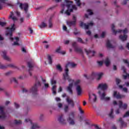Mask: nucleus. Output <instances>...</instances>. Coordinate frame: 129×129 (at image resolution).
<instances>
[{
  "label": "nucleus",
  "instance_id": "nucleus-1",
  "mask_svg": "<svg viewBox=\"0 0 129 129\" xmlns=\"http://www.w3.org/2000/svg\"><path fill=\"white\" fill-rule=\"evenodd\" d=\"M108 87V85L105 83H101L98 86V89L101 90L99 91L101 100H104V101H109L110 100V97H106V93L104 91L107 89Z\"/></svg>",
  "mask_w": 129,
  "mask_h": 129
},
{
  "label": "nucleus",
  "instance_id": "nucleus-2",
  "mask_svg": "<svg viewBox=\"0 0 129 129\" xmlns=\"http://www.w3.org/2000/svg\"><path fill=\"white\" fill-rule=\"evenodd\" d=\"M111 29L112 31L114 34V35H116L117 33H123L124 34L123 35H121L119 36V38L120 40L121 41H126V39H127V35H125V34H127L128 33V29L127 28H125L124 30H118L117 31H116L114 30V24L111 25Z\"/></svg>",
  "mask_w": 129,
  "mask_h": 129
},
{
  "label": "nucleus",
  "instance_id": "nucleus-3",
  "mask_svg": "<svg viewBox=\"0 0 129 129\" xmlns=\"http://www.w3.org/2000/svg\"><path fill=\"white\" fill-rule=\"evenodd\" d=\"M70 66L71 68H75L77 64L74 62H69L66 66V69L64 70L65 73L63 75V79L64 80H68V81H73L72 79L70 78L69 75H68V72H69V70L68 69V67Z\"/></svg>",
  "mask_w": 129,
  "mask_h": 129
},
{
  "label": "nucleus",
  "instance_id": "nucleus-4",
  "mask_svg": "<svg viewBox=\"0 0 129 129\" xmlns=\"http://www.w3.org/2000/svg\"><path fill=\"white\" fill-rule=\"evenodd\" d=\"M67 3V7L68 8L67 10L65 12L66 15L67 16H70V13H72L73 10L77 11V7L76 5H73V2L69 0H65Z\"/></svg>",
  "mask_w": 129,
  "mask_h": 129
},
{
  "label": "nucleus",
  "instance_id": "nucleus-5",
  "mask_svg": "<svg viewBox=\"0 0 129 129\" xmlns=\"http://www.w3.org/2000/svg\"><path fill=\"white\" fill-rule=\"evenodd\" d=\"M15 30H16V26H15V24H13L10 27L7 28L6 36H8L11 41H14V38L12 37V36H13V32H14Z\"/></svg>",
  "mask_w": 129,
  "mask_h": 129
},
{
  "label": "nucleus",
  "instance_id": "nucleus-6",
  "mask_svg": "<svg viewBox=\"0 0 129 129\" xmlns=\"http://www.w3.org/2000/svg\"><path fill=\"white\" fill-rule=\"evenodd\" d=\"M75 117V112H72L69 114V117L67 118V120L68 122H69L70 125H74L75 124V120H74Z\"/></svg>",
  "mask_w": 129,
  "mask_h": 129
},
{
  "label": "nucleus",
  "instance_id": "nucleus-7",
  "mask_svg": "<svg viewBox=\"0 0 129 129\" xmlns=\"http://www.w3.org/2000/svg\"><path fill=\"white\" fill-rule=\"evenodd\" d=\"M41 86V82L40 81H37L35 85L30 89V92L32 93V94H37L38 92V87Z\"/></svg>",
  "mask_w": 129,
  "mask_h": 129
},
{
  "label": "nucleus",
  "instance_id": "nucleus-8",
  "mask_svg": "<svg viewBox=\"0 0 129 129\" xmlns=\"http://www.w3.org/2000/svg\"><path fill=\"white\" fill-rule=\"evenodd\" d=\"M57 120L61 125H66L67 124V121L65 118L64 114H60L58 116Z\"/></svg>",
  "mask_w": 129,
  "mask_h": 129
},
{
  "label": "nucleus",
  "instance_id": "nucleus-9",
  "mask_svg": "<svg viewBox=\"0 0 129 129\" xmlns=\"http://www.w3.org/2000/svg\"><path fill=\"white\" fill-rule=\"evenodd\" d=\"M17 6H19L21 10H24L26 14H27V12H28V9L29 8V5H28V4L27 3L23 4L20 2H17Z\"/></svg>",
  "mask_w": 129,
  "mask_h": 129
},
{
  "label": "nucleus",
  "instance_id": "nucleus-10",
  "mask_svg": "<svg viewBox=\"0 0 129 129\" xmlns=\"http://www.w3.org/2000/svg\"><path fill=\"white\" fill-rule=\"evenodd\" d=\"M56 81H55L54 80H51V84L52 86V93H53V94H54V95H56V94L57 93V89H56L57 86H56Z\"/></svg>",
  "mask_w": 129,
  "mask_h": 129
},
{
  "label": "nucleus",
  "instance_id": "nucleus-11",
  "mask_svg": "<svg viewBox=\"0 0 129 129\" xmlns=\"http://www.w3.org/2000/svg\"><path fill=\"white\" fill-rule=\"evenodd\" d=\"M69 82H71V83L69 84V86L67 87V91H68L70 94H73V90H72V88L73 87V83H74V80H73V81H69Z\"/></svg>",
  "mask_w": 129,
  "mask_h": 129
},
{
  "label": "nucleus",
  "instance_id": "nucleus-12",
  "mask_svg": "<svg viewBox=\"0 0 129 129\" xmlns=\"http://www.w3.org/2000/svg\"><path fill=\"white\" fill-rule=\"evenodd\" d=\"M25 122H30L31 124H32V127L31 129H36V128H39L40 127V125L37 123H33L32 122V120L30 119L29 118L25 119Z\"/></svg>",
  "mask_w": 129,
  "mask_h": 129
},
{
  "label": "nucleus",
  "instance_id": "nucleus-13",
  "mask_svg": "<svg viewBox=\"0 0 129 129\" xmlns=\"http://www.w3.org/2000/svg\"><path fill=\"white\" fill-rule=\"evenodd\" d=\"M93 26V23L90 22V23H88V25L83 22H81L80 23V26L82 28H84L86 30H88L89 29V27H92Z\"/></svg>",
  "mask_w": 129,
  "mask_h": 129
},
{
  "label": "nucleus",
  "instance_id": "nucleus-14",
  "mask_svg": "<svg viewBox=\"0 0 129 129\" xmlns=\"http://www.w3.org/2000/svg\"><path fill=\"white\" fill-rule=\"evenodd\" d=\"M89 101H90L91 103H94V102H96V95L94 94H91L89 96Z\"/></svg>",
  "mask_w": 129,
  "mask_h": 129
},
{
  "label": "nucleus",
  "instance_id": "nucleus-15",
  "mask_svg": "<svg viewBox=\"0 0 129 129\" xmlns=\"http://www.w3.org/2000/svg\"><path fill=\"white\" fill-rule=\"evenodd\" d=\"M1 55L3 56L4 59L6 60V61H9L11 62L12 61V58L9 56L7 55V52L6 51H3L1 52Z\"/></svg>",
  "mask_w": 129,
  "mask_h": 129
},
{
  "label": "nucleus",
  "instance_id": "nucleus-16",
  "mask_svg": "<svg viewBox=\"0 0 129 129\" xmlns=\"http://www.w3.org/2000/svg\"><path fill=\"white\" fill-rule=\"evenodd\" d=\"M118 104L119 105V108L121 109H123L124 110L127 108V104L124 103L122 105V102L121 101H119Z\"/></svg>",
  "mask_w": 129,
  "mask_h": 129
},
{
  "label": "nucleus",
  "instance_id": "nucleus-17",
  "mask_svg": "<svg viewBox=\"0 0 129 129\" xmlns=\"http://www.w3.org/2000/svg\"><path fill=\"white\" fill-rule=\"evenodd\" d=\"M85 77L87 78V79H95V78L97 79V73H93L92 75L88 77L87 75H84Z\"/></svg>",
  "mask_w": 129,
  "mask_h": 129
},
{
  "label": "nucleus",
  "instance_id": "nucleus-18",
  "mask_svg": "<svg viewBox=\"0 0 129 129\" xmlns=\"http://www.w3.org/2000/svg\"><path fill=\"white\" fill-rule=\"evenodd\" d=\"M0 118H2V119H5L7 117V115H6V113L4 112V109L2 107L0 106Z\"/></svg>",
  "mask_w": 129,
  "mask_h": 129
},
{
  "label": "nucleus",
  "instance_id": "nucleus-19",
  "mask_svg": "<svg viewBox=\"0 0 129 129\" xmlns=\"http://www.w3.org/2000/svg\"><path fill=\"white\" fill-rule=\"evenodd\" d=\"M75 87H76V90L77 91V95H81V93H82V88L81 87V86L78 85Z\"/></svg>",
  "mask_w": 129,
  "mask_h": 129
},
{
  "label": "nucleus",
  "instance_id": "nucleus-20",
  "mask_svg": "<svg viewBox=\"0 0 129 129\" xmlns=\"http://www.w3.org/2000/svg\"><path fill=\"white\" fill-rule=\"evenodd\" d=\"M66 100L68 104H70L71 107H74L75 104H74V101H73V99H70L69 97H68L66 99Z\"/></svg>",
  "mask_w": 129,
  "mask_h": 129
},
{
  "label": "nucleus",
  "instance_id": "nucleus-21",
  "mask_svg": "<svg viewBox=\"0 0 129 129\" xmlns=\"http://www.w3.org/2000/svg\"><path fill=\"white\" fill-rule=\"evenodd\" d=\"M73 21H69L67 22V24L69 27H71V26H74L75 24H76V17L75 16H73Z\"/></svg>",
  "mask_w": 129,
  "mask_h": 129
},
{
  "label": "nucleus",
  "instance_id": "nucleus-22",
  "mask_svg": "<svg viewBox=\"0 0 129 129\" xmlns=\"http://www.w3.org/2000/svg\"><path fill=\"white\" fill-rule=\"evenodd\" d=\"M73 47H74L76 52H78V53H83L82 49H81V48L75 46H76V42H74L73 43Z\"/></svg>",
  "mask_w": 129,
  "mask_h": 129
},
{
  "label": "nucleus",
  "instance_id": "nucleus-23",
  "mask_svg": "<svg viewBox=\"0 0 129 129\" xmlns=\"http://www.w3.org/2000/svg\"><path fill=\"white\" fill-rule=\"evenodd\" d=\"M85 51L86 53H87V55L89 56V57L94 56V54H95V52L94 51V50L91 51V50H87V49H85Z\"/></svg>",
  "mask_w": 129,
  "mask_h": 129
},
{
  "label": "nucleus",
  "instance_id": "nucleus-24",
  "mask_svg": "<svg viewBox=\"0 0 129 129\" xmlns=\"http://www.w3.org/2000/svg\"><path fill=\"white\" fill-rule=\"evenodd\" d=\"M113 96L117 99L123 98V97H124V96L120 95L119 93H117V92H114Z\"/></svg>",
  "mask_w": 129,
  "mask_h": 129
},
{
  "label": "nucleus",
  "instance_id": "nucleus-25",
  "mask_svg": "<svg viewBox=\"0 0 129 129\" xmlns=\"http://www.w3.org/2000/svg\"><path fill=\"white\" fill-rule=\"evenodd\" d=\"M8 68L10 67V68H14V69H16L17 70H20V68L19 67L16 66L14 63H10L8 64Z\"/></svg>",
  "mask_w": 129,
  "mask_h": 129
},
{
  "label": "nucleus",
  "instance_id": "nucleus-26",
  "mask_svg": "<svg viewBox=\"0 0 129 129\" xmlns=\"http://www.w3.org/2000/svg\"><path fill=\"white\" fill-rule=\"evenodd\" d=\"M118 121L119 123H121V127H125V126H126V123L124 122L123 120H122V118H119Z\"/></svg>",
  "mask_w": 129,
  "mask_h": 129
},
{
  "label": "nucleus",
  "instance_id": "nucleus-27",
  "mask_svg": "<svg viewBox=\"0 0 129 129\" xmlns=\"http://www.w3.org/2000/svg\"><path fill=\"white\" fill-rule=\"evenodd\" d=\"M9 19H12L14 22L16 21H18V18H17V17H14V13L13 12L11 13V14L9 16Z\"/></svg>",
  "mask_w": 129,
  "mask_h": 129
},
{
  "label": "nucleus",
  "instance_id": "nucleus-28",
  "mask_svg": "<svg viewBox=\"0 0 129 129\" xmlns=\"http://www.w3.org/2000/svg\"><path fill=\"white\" fill-rule=\"evenodd\" d=\"M103 76V73H97V80H100L101 79V77Z\"/></svg>",
  "mask_w": 129,
  "mask_h": 129
},
{
  "label": "nucleus",
  "instance_id": "nucleus-29",
  "mask_svg": "<svg viewBox=\"0 0 129 129\" xmlns=\"http://www.w3.org/2000/svg\"><path fill=\"white\" fill-rule=\"evenodd\" d=\"M15 40H16V42H14V43L13 44V46H20V44L18 43L19 42V37H15Z\"/></svg>",
  "mask_w": 129,
  "mask_h": 129
},
{
  "label": "nucleus",
  "instance_id": "nucleus-30",
  "mask_svg": "<svg viewBox=\"0 0 129 129\" xmlns=\"http://www.w3.org/2000/svg\"><path fill=\"white\" fill-rule=\"evenodd\" d=\"M8 68V64L4 65L2 64L0 62V69H2L3 70H5V69H7Z\"/></svg>",
  "mask_w": 129,
  "mask_h": 129
},
{
  "label": "nucleus",
  "instance_id": "nucleus-31",
  "mask_svg": "<svg viewBox=\"0 0 129 129\" xmlns=\"http://www.w3.org/2000/svg\"><path fill=\"white\" fill-rule=\"evenodd\" d=\"M106 45H107V47H108V48H114V46H113V45H112L111 44V43H110V41L109 40L107 41Z\"/></svg>",
  "mask_w": 129,
  "mask_h": 129
},
{
  "label": "nucleus",
  "instance_id": "nucleus-32",
  "mask_svg": "<svg viewBox=\"0 0 129 129\" xmlns=\"http://www.w3.org/2000/svg\"><path fill=\"white\" fill-rule=\"evenodd\" d=\"M104 63H105L106 66L108 67L110 64V60H109V59L106 58L104 60Z\"/></svg>",
  "mask_w": 129,
  "mask_h": 129
},
{
  "label": "nucleus",
  "instance_id": "nucleus-33",
  "mask_svg": "<svg viewBox=\"0 0 129 129\" xmlns=\"http://www.w3.org/2000/svg\"><path fill=\"white\" fill-rule=\"evenodd\" d=\"M39 27L41 28H46V27H47V24L44 22H42L40 25H39Z\"/></svg>",
  "mask_w": 129,
  "mask_h": 129
},
{
  "label": "nucleus",
  "instance_id": "nucleus-34",
  "mask_svg": "<svg viewBox=\"0 0 129 129\" xmlns=\"http://www.w3.org/2000/svg\"><path fill=\"white\" fill-rule=\"evenodd\" d=\"M119 88L120 89H122V91H124V92H127V88H123L122 85H119Z\"/></svg>",
  "mask_w": 129,
  "mask_h": 129
},
{
  "label": "nucleus",
  "instance_id": "nucleus-35",
  "mask_svg": "<svg viewBox=\"0 0 129 129\" xmlns=\"http://www.w3.org/2000/svg\"><path fill=\"white\" fill-rule=\"evenodd\" d=\"M109 116L111 118H113V109H111L110 113L109 114Z\"/></svg>",
  "mask_w": 129,
  "mask_h": 129
},
{
  "label": "nucleus",
  "instance_id": "nucleus-36",
  "mask_svg": "<svg viewBox=\"0 0 129 129\" xmlns=\"http://www.w3.org/2000/svg\"><path fill=\"white\" fill-rule=\"evenodd\" d=\"M47 59L49 64H52V57L50 55H47Z\"/></svg>",
  "mask_w": 129,
  "mask_h": 129
},
{
  "label": "nucleus",
  "instance_id": "nucleus-37",
  "mask_svg": "<svg viewBox=\"0 0 129 129\" xmlns=\"http://www.w3.org/2000/svg\"><path fill=\"white\" fill-rule=\"evenodd\" d=\"M81 82V81H80V80H77L75 82V86L76 87V86L79 85V84H80Z\"/></svg>",
  "mask_w": 129,
  "mask_h": 129
},
{
  "label": "nucleus",
  "instance_id": "nucleus-38",
  "mask_svg": "<svg viewBox=\"0 0 129 129\" xmlns=\"http://www.w3.org/2000/svg\"><path fill=\"white\" fill-rule=\"evenodd\" d=\"M56 69L58 70V71H60V72H62V68L61 67V66H60V64H58L56 66Z\"/></svg>",
  "mask_w": 129,
  "mask_h": 129
},
{
  "label": "nucleus",
  "instance_id": "nucleus-39",
  "mask_svg": "<svg viewBox=\"0 0 129 129\" xmlns=\"http://www.w3.org/2000/svg\"><path fill=\"white\" fill-rule=\"evenodd\" d=\"M76 2V4L78 7H80L81 6V3L80 2V0H75Z\"/></svg>",
  "mask_w": 129,
  "mask_h": 129
},
{
  "label": "nucleus",
  "instance_id": "nucleus-40",
  "mask_svg": "<svg viewBox=\"0 0 129 129\" xmlns=\"http://www.w3.org/2000/svg\"><path fill=\"white\" fill-rule=\"evenodd\" d=\"M14 123L16 124H21V123H22V121L21 120H15L14 121Z\"/></svg>",
  "mask_w": 129,
  "mask_h": 129
},
{
  "label": "nucleus",
  "instance_id": "nucleus-41",
  "mask_svg": "<svg viewBox=\"0 0 129 129\" xmlns=\"http://www.w3.org/2000/svg\"><path fill=\"white\" fill-rule=\"evenodd\" d=\"M12 73H13V72H12V71H10L7 72L6 73H5V76H9V75H11V74H12Z\"/></svg>",
  "mask_w": 129,
  "mask_h": 129
},
{
  "label": "nucleus",
  "instance_id": "nucleus-42",
  "mask_svg": "<svg viewBox=\"0 0 129 129\" xmlns=\"http://www.w3.org/2000/svg\"><path fill=\"white\" fill-rule=\"evenodd\" d=\"M123 62H124L125 64H127V67H129V62L127 59H123Z\"/></svg>",
  "mask_w": 129,
  "mask_h": 129
},
{
  "label": "nucleus",
  "instance_id": "nucleus-43",
  "mask_svg": "<svg viewBox=\"0 0 129 129\" xmlns=\"http://www.w3.org/2000/svg\"><path fill=\"white\" fill-rule=\"evenodd\" d=\"M10 80H11V82H13V81H14L16 83H18V81H17V79H16V78H12L10 79Z\"/></svg>",
  "mask_w": 129,
  "mask_h": 129
},
{
  "label": "nucleus",
  "instance_id": "nucleus-44",
  "mask_svg": "<svg viewBox=\"0 0 129 129\" xmlns=\"http://www.w3.org/2000/svg\"><path fill=\"white\" fill-rule=\"evenodd\" d=\"M6 25H7V23L0 22V26H1V27H5Z\"/></svg>",
  "mask_w": 129,
  "mask_h": 129
},
{
  "label": "nucleus",
  "instance_id": "nucleus-45",
  "mask_svg": "<svg viewBox=\"0 0 129 129\" xmlns=\"http://www.w3.org/2000/svg\"><path fill=\"white\" fill-rule=\"evenodd\" d=\"M87 12L89 14V15H93V12H92V10H90V9H88L87 10Z\"/></svg>",
  "mask_w": 129,
  "mask_h": 129
},
{
  "label": "nucleus",
  "instance_id": "nucleus-46",
  "mask_svg": "<svg viewBox=\"0 0 129 129\" xmlns=\"http://www.w3.org/2000/svg\"><path fill=\"white\" fill-rule=\"evenodd\" d=\"M78 108H79V110L80 113H81L82 114L84 113V111H83V110H82L81 107L78 106Z\"/></svg>",
  "mask_w": 129,
  "mask_h": 129
},
{
  "label": "nucleus",
  "instance_id": "nucleus-47",
  "mask_svg": "<svg viewBox=\"0 0 129 129\" xmlns=\"http://www.w3.org/2000/svg\"><path fill=\"white\" fill-rule=\"evenodd\" d=\"M121 70H122L123 73H125L126 74V69H125V68L123 66L121 67Z\"/></svg>",
  "mask_w": 129,
  "mask_h": 129
},
{
  "label": "nucleus",
  "instance_id": "nucleus-48",
  "mask_svg": "<svg viewBox=\"0 0 129 129\" xmlns=\"http://www.w3.org/2000/svg\"><path fill=\"white\" fill-rule=\"evenodd\" d=\"M129 116V111L126 112L125 114L123 115V117H127Z\"/></svg>",
  "mask_w": 129,
  "mask_h": 129
},
{
  "label": "nucleus",
  "instance_id": "nucleus-49",
  "mask_svg": "<svg viewBox=\"0 0 129 129\" xmlns=\"http://www.w3.org/2000/svg\"><path fill=\"white\" fill-rule=\"evenodd\" d=\"M52 27H53V24L52 23V22L51 21H49V24H48V28L51 29V28H52Z\"/></svg>",
  "mask_w": 129,
  "mask_h": 129
},
{
  "label": "nucleus",
  "instance_id": "nucleus-50",
  "mask_svg": "<svg viewBox=\"0 0 129 129\" xmlns=\"http://www.w3.org/2000/svg\"><path fill=\"white\" fill-rule=\"evenodd\" d=\"M33 66L34 65L33 64V63H32V62H28V67L29 68H32Z\"/></svg>",
  "mask_w": 129,
  "mask_h": 129
},
{
  "label": "nucleus",
  "instance_id": "nucleus-51",
  "mask_svg": "<svg viewBox=\"0 0 129 129\" xmlns=\"http://www.w3.org/2000/svg\"><path fill=\"white\" fill-rule=\"evenodd\" d=\"M115 113L116 114H119L120 113V109L119 108L115 111Z\"/></svg>",
  "mask_w": 129,
  "mask_h": 129
},
{
  "label": "nucleus",
  "instance_id": "nucleus-52",
  "mask_svg": "<svg viewBox=\"0 0 129 129\" xmlns=\"http://www.w3.org/2000/svg\"><path fill=\"white\" fill-rule=\"evenodd\" d=\"M68 108H69L68 105H65L64 106V111L66 112H67L68 111Z\"/></svg>",
  "mask_w": 129,
  "mask_h": 129
},
{
  "label": "nucleus",
  "instance_id": "nucleus-53",
  "mask_svg": "<svg viewBox=\"0 0 129 129\" xmlns=\"http://www.w3.org/2000/svg\"><path fill=\"white\" fill-rule=\"evenodd\" d=\"M127 1H128V0H121V2H122L121 4L122 5H126V2H127Z\"/></svg>",
  "mask_w": 129,
  "mask_h": 129
},
{
  "label": "nucleus",
  "instance_id": "nucleus-54",
  "mask_svg": "<svg viewBox=\"0 0 129 129\" xmlns=\"http://www.w3.org/2000/svg\"><path fill=\"white\" fill-rule=\"evenodd\" d=\"M106 34V33L105 32H103L101 35V37L102 38H104L105 35Z\"/></svg>",
  "mask_w": 129,
  "mask_h": 129
},
{
  "label": "nucleus",
  "instance_id": "nucleus-55",
  "mask_svg": "<svg viewBox=\"0 0 129 129\" xmlns=\"http://www.w3.org/2000/svg\"><path fill=\"white\" fill-rule=\"evenodd\" d=\"M97 63L99 66H102V64H103V62L102 61H98Z\"/></svg>",
  "mask_w": 129,
  "mask_h": 129
},
{
  "label": "nucleus",
  "instance_id": "nucleus-56",
  "mask_svg": "<svg viewBox=\"0 0 129 129\" xmlns=\"http://www.w3.org/2000/svg\"><path fill=\"white\" fill-rule=\"evenodd\" d=\"M57 106H58V107H59V108H62V106H63V104L61 103H58L57 104Z\"/></svg>",
  "mask_w": 129,
  "mask_h": 129
},
{
  "label": "nucleus",
  "instance_id": "nucleus-57",
  "mask_svg": "<svg viewBox=\"0 0 129 129\" xmlns=\"http://www.w3.org/2000/svg\"><path fill=\"white\" fill-rule=\"evenodd\" d=\"M6 90V89L3 87H0V92H3V91H5Z\"/></svg>",
  "mask_w": 129,
  "mask_h": 129
},
{
  "label": "nucleus",
  "instance_id": "nucleus-58",
  "mask_svg": "<svg viewBox=\"0 0 129 129\" xmlns=\"http://www.w3.org/2000/svg\"><path fill=\"white\" fill-rule=\"evenodd\" d=\"M60 50H61V48L60 47H58L56 49V52L57 53H61V51H60Z\"/></svg>",
  "mask_w": 129,
  "mask_h": 129
},
{
  "label": "nucleus",
  "instance_id": "nucleus-59",
  "mask_svg": "<svg viewBox=\"0 0 129 129\" xmlns=\"http://www.w3.org/2000/svg\"><path fill=\"white\" fill-rule=\"evenodd\" d=\"M116 83L118 85V84L120 83V80H119V79H116Z\"/></svg>",
  "mask_w": 129,
  "mask_h": 129
},
{
  "label": "nucleus",
  "instance_id": "nucleus-60",
  "mask_svg": "<svg viewBox=\"0 0 129 129\" xmlns=\"http://www.w3.org/2000/svg\"><path fill=\"white\" fill-rule=\"evenodd\" d=\"M78 41L80 42V43H82V44H84L83 41H82V39L80 38H78Z\"/></svg>",
  "mask_w": 129,
  "mask_h": 129
},
{
  "label": "nucleus",
  "instance_id": "nucleus-61",
  "mask_svg": "<svg viewBox=\"0 0 129 129\" xmlns=\"http://www.w3.org/2000/svg\"><path fill=\"white\" fill-rule=\"evenodd\" d=\"M45 88H48L49 87V84L48 83H44V84Z\"/></svg>",
  "mask_w": 129,
  "mask_h": 129
},
{
  "label": "nucleus",
  "instance_id": "nucleus-62",
  "mask_svg": "<svg viewBox=\"0 0 129 129\" xmlns=\"http://www.w3.org/2000/svg\"><path fill=\"white\" fill-rule=\"evenodd\" d=\"M124 85L125 86H126L127 87H128V86H129V82H125V84H124V85H123V86H124Z\"/></svg>",
  "mask_w": 129,
  "mask_h": 129
},
{
  "label": "nucleus",
  "instance_id": "nucleus-63",
  "mask_svg": "<svg viewBox=\"0 0 129 129\" xmlns=\"http://www.w3.org/2000/svg\"><path fill=\"white\" fill-rule=\"evenodd\" d=\"M15 105L16 108H19V107H20V105L16 103H15Z\"/></svg>",
  "mask_w": 129,
  "mask_h": 129
},
{
  "label": "nucleus",
  "instance_id": "nucleus-64",
  "mask_svg": "<svg viewBox=\"0 0 129 129\" xmlns=\"http://www.w3.org/2000/svg\"><path fill=\"white\" fill-rule=\"evenodd\" d=\"M62 90V87H59L58 90V92H61Z\"/></svg>",
  "mask_w": 129,
  "mask_h": 129
}]
</instances>
